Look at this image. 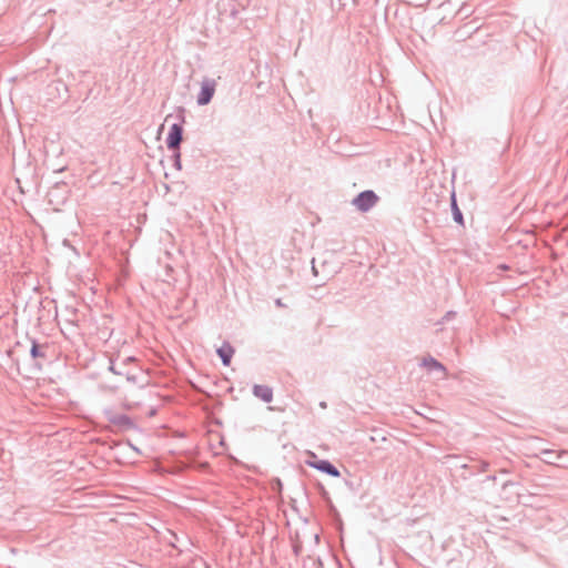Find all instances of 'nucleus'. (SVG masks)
I'll return each mask as SVG.
<instances>
[{
  "instance_id": "nucleus-1",
  "label": "nucleus",
  "mask_w": 568,
  "mask_h": 568,
  "mask_svg": "<svg viewBox=\"0 0 568 568\" xmlns=\"http://www.w3.org/2000/svg\"><path fill=\"white\" fill-rule=\"evenodd\" d=\"M17 372L28 383H33L36 374V358L27 355L26 349L18 344L11 352Z\"/></svg>"
},
{
  "instance_id": "nucleus-2",
  "label": "nucleus",
  "mask_w": 568,
  "mask_h": 568,
  "mask_svg": "<svg viewBox=\"0 0 568 568\" xmlns=\"http://www.w3.org/2000/svg\"><path fill=\"white\" fill-rule=\"evenodd\" d=\"M377 202V196L373 191H364L354 200V205L361 211H368Z\"/></svg>"
},
{
  "instance_id": "nucleus-3",
  "label": "nucleus",
  "mask_w": 568,
  "mask_h": 568,
  "mask_svg": "<svg viewBox=\"0 0 568 568\" xmlns=\"http://www.w3.org/2000/svg\"><path fill=\"white\" fill-rule=\"evenodd\" d=\"M215 82L213 80H204L201 83V91L197 97V103L200 105H206L212 100L215 93Z\"/></svg>"
},
{
  "instance_id": "nucleus-4",
  "label": "nucleus",
  "mask_w": 568,
  "mask_h": 568,
  "mask_svg": "<svg viewBox=\"0 0 568 568\" xmlns=\"http://www.w3.org/2000/svg\"><path fill=\"white\" fill-rule=\"evenodd\" d=\"M182 140V128L173 124L166 138L169 149H176Z\"/></svg>"
},
{
  "instance_id": "nucleus-5",
  "label": "nucleus",
  "mask_w": 568,
  "mask_h": 568,
  "mask_svg": "<svg viewBox=\"0 0 568 568\" xmlns=\"http://www.w3.org/2000/svg\"><path fill=\"white\" fill-rule=\"evenodd\" d=\"M308 464L313 468H316L318 470L327 473L334 477H338L341 475L339 471L331 463H328L326 460H315V462H310Z\"/></svg>"
},
{
  "instance_id": "nucleus-6",
  "label": "nucleus",
  "mask_w": 568,
  "mask_h": 568,
  "mask_svg": "<svg viewBox=\"0 0 568 568\" xmlns=\"http://www.w3.org/2000/svg\"><path fill=\"white\" fill-rule=\"evenodd\" d=\"M217 354L223 364L229 366L231 364L232 356L234 355V348L230 344L224 343L220 348H217Z\"/></svg>"
},
{
  "instance_id": "nucleus-7",
  "label": "nucleus",
  "mask_w": 568,
  "mask_h": 568,
  "mask_svg": "<svg viewBox=\"0 0 568 568\" xmlns=\"http://www.w3.org/2000/svg\"><path fill=\"white\" fill-rule=\"evenodd\" d=\"M254 395L265 403H270L273 398V390L266 385H256L254 387Z\"/></svg>"
},
{
  "instance_id": "nucleus-8",
  "label": "nucleus",
  "mask_w": 568,
  "mask_h": 568,
  "mask_svg": "<svg viewBox=\"0 0 568 568\" xmlns=\"http://www.w3.org/2000/svg\"><path fill=\"white\" fill-rule=\"evenodd\" d=\"M423 366H425L428 371L439 369V371L444 372L443 365L434 358H424Z\"/></svg>"
},
{
  "instance_id": "nucleus-9",
  "label": "nucleus",
  "mask_w": 568,
  "mask_h": 568,
  "mask_svg": "<svg viewBox=\"0 0 568 568\" xmlns=\"http://www.w3.org/2000/svg\"><path fill=\"white\" fill-rule=\"evenodd\" d=\"M36 348H37L36 338H30V348H29V352L27 353V355H30L33 358H36Z\"/></svg>"
},
{
  "instance_id": "nucleus-10",
  "label": "nucleus",
  "mask_w": 568,
  "mask_h": 568,
  "mask_svg": "<svg viewBox=\"0 0 568 568\" xmlns=\"http://www.w3.org/2000/svg\"><path fill=\"white\" fill-rule=\"evenodd\" d=\"M29 170H30V174H31V176H32V178H33V176H36V166H33V168H32V166H30V169H29Z\"/></svg>"
},
{
  "instance_id": "nucleus-11",
  "label": "nucleus",
  "mask_w": 568,
  "mask_h": 568,
  "mask_svg": "<svg viewBox=\"0 0 568 568\" xmlns=\"http://www.w3.org/2000/svg\"><path fill=\"white\" fill-rule=\"evenodd\" d=\"M17 183L19 184V189L23 193L24 191H23V187L21 186V180L19 178H17Z\"/></svg>"
},
{
  "instance_id": "nucleus-12",
  "label": "nucleus",
  "mask_w": 568,
  "mask_h": 568,
  "mask_svg": "<svg viewBox=\"0 0 568 568\" xmlns=\"http://www.w3.org/2000/svg\"><path fill=\"white\" fill-rule=\"evenodd\" d=\"M456 220H457L458 222H462V214H460V213H458V214L456 215Z\"/></svg>"
},
{
  "instance_id": "nucleus-13",
  "label": "nucleus",
  "mask_w": 568,
  "mask_h": 568,
  "mask_svg": "<svg viewBox=\"0 0 568 568\" xmlns=\"http://www.w3.org/2000/svg\"><path fill=\"white\" fill-rule=\"evenodd\" d=\"M276 304H277L278 306H282V305H283V304H282V302H281L280 300H277V301H276Z\"/></svg>"
},
{
  "instance_id": "nucleus-14",
  "label": "nucleus",
  "mask_w": 568,
  "mask_h": 568,
  "mask_svg": "<svg viewBox=\"0 0 568 568\" xmlns=\"http://www.w3.org/2000/svg\"><path fill=\"white\" fill-rule=\"evenodd\" d=\"M499 267H500L501 270H506V268H507V266H506V265H500Z\"/></svg>"
}]
</instances>
